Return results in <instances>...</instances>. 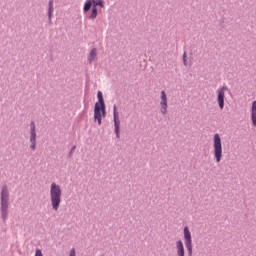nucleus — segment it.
<instances>
[{
    "mask_svg": "<svg viewBox=\"0 0 256 256\" xmlns=\"http://www.w3.org/2000/svg\"><path fill=\"white\" fill-rule=\"evenodd\" d=\"M9 199V187L7 186V184H4L0 192V216L3 223H6L7 219H9Z\"/></svg>",
    "mask_w": 256,
    "mask_h": 256,
    "instance_id": "nucleus-1",
    "label": "nucleus"
},
{
    "mask_svg": "<svg viewBox=\"0 0 256 256\" xmlns=\"http://www.w3.org/2000/svg\"><path fill=\"white\" fill-rule=\"evenodd\" d=\"M98 102L94 106V119L98 125H101L103 118L107 117V107L105 106V99L103 98V92L97 93Z\"/></svg>",
    "mask_w": 256,
    "mask_h": 256,
    "instance_id": "nucleus-2",
    "label": "nucleus"
},
{
    "mask_svg": "<svg viewBox=\"0 0 256 256\" xmlns=\"http://www.w3.org/2000/svg\"><path fill=\"white\" fill-rule=\"evenodd\" d=\"M50 201L54 211H59L61 205V186L53 182L50 187Z\"/></svg>",
    "mask_w": 256,
    "mask_h": 256,
    "instance_id": "nucleus-3",
    "label": "nucleus"
},
{
    "mask_svg": "<svg viewBox=\"0 0 256 256\" xmlns=\"http://www.w3.org/2000/svg\"><path fill=\"white\" fill-rule=\"evenodd\" d=\"M213 149L216 163H221V159H223V144L221 142V136L218 133L214 134Z\"/></svg>",
    "mask_w": 256,
    "mask_h": 256,
    "instance_id": "nucleus-4",
    "label": "nucleus"
},
{
    "mask_svg": "<svg viewBox=\"0 0 256 256\" xmlns=\"http://www.w3.org/2000/svg\"><path fill=\"white\" fill-rule=\"evenodd\" d=\"M184 245L187 249L188 256H193V238L189 227L185 226L183 229Z\"/></svg>",
    "mask_w": 256,
    "mask_h": 256,
    "instance_id": "nucleus-5",
    "label": "nucleus"
},
{
    "mask_svg": "<svg viewBox=\"0 0 256 256\" xmlns=\"http://www.w3.org/2000/svg\"><path fill=\"white\" fill-rule=\"evenodd\" d=\"M97 7H105V2H103V0H94L92 2L91 12L89 10L88 14H84L85 17H87V19H89L90 21H95V19H97V15H98Z\"/></svg>",
    "mask_w": 256,
    "mask_h": 256,
    "instance_id": "nucleus-6",
    "label": "nucleus"
},
{
    "mask_svg": "<svg viewBox=\"0 0 256 256\" xmlns=\"http://www.w3.org/2000/svg\"><path fill=\"white\" fill-rule=\"evenodd\" d=\"M113 121H114V133L117 139H121V120L119 119V112L117 111V105L113 106Z\"/></svg>",
    "mask_w": 256,
    "mask_h": 256,
    "instance_id": "nucleus-7",
    "label": "nucleus"
},
{
    "mask_svg": "<svg viewBox=\"0 0 256 256\" xmlns=\"http://www.w3.org/2000/svg\"><path fill=\"white\" fill-rule=\"evenodd\" d=\"M225 91H229V87L227 85L218 88L216 91L219 109L225 108Z\"/></svg>",
    "mask_w": 256,
    "mask_h": 256,
    "instance_id": "nucleus-8",
    "label": "nucleus"
},
{
    "mask_svg": "<svg viewBox=\"0 0 256 256\" xmlns=\"http://www.w3.org/2000/svg\"><path fill=\"white\" fill-rule=\"evenodd\" d=\"M30 149L35 151L37 149V131L35 129V122L31 121L30 123Z\"/></svg>",
    "mask_w": 256,
    "mask_h": 256,
    "instance_id": "nucleus-9",
    "label": "nucleus"
},
{
    "mask_svg": "<svg viewBox=\"0 0 256 256\" xmlns=\"http://www.w3.org/2000/svg\"><path fill=\"white\" fill-rule=\"evenodd\" d=\"M160 107L162 115H167V93H165V90L161 91Z\"/></svg>",
    "mask_w": 256,
    "mask_h": 256,
    "instance_id": "nucleus-10",
    "label": "nucleus"
},
{
    "mask_svg": "<svg viewBox=\"0 0 256 256\" xmlns=\"http://www.w3.org/2000/svg\"><path fill=\"white\" fill-rule=\"evenodd\" d=\"M176 254L177 256H185V246L181 240L176 241Z\"/></svg>",
    "mask_w": 256,
    "mask_h": 256,
    "instance_id": "nucleus-11",
    "label": "nucleus"
},
{
    "mask_svg": "<svg viewBox=\"0 0 256 256\" xmlns=\"http://www.w3.org/2000/svg\"><path fill=\"white\" fill-rule=\"evenodd\" d=\"M251 121L252 125L256 127V100L252 102V107H251Z\"/></svg>",
    "mask_w": 256,
    "mask_h": 256,
    "instance_id": "nucleus-12",
    "label": "nucleus"
},
{
    "mask_svg": "<svg viewBox=\"0 0 256 256\" xmlns=\"http://www.w3.org/2000/svg\"><path fill=\"white\" fill-rule=\"evenodd\" d=\"M95 0H86L83 7V13L84 15H89V11H91V7H93V2Z\"/></svg>",
    "mask_w": 256,
    "mask_h": 256,
    "instance_id": "nucleus-13",
    "label": "nucleus"
},
{
    "mask_svg": "<svg viewBox=\"0 0 256 256\" xmlns=\"http://www.w3.org/2000/svg\"><path fill=\"white\" fill-rule=\"evenodd\" d=\"M53 0H49L48 2V10H47V15H48V21L51 23V19H53Z\"/></svg>",
    "mask_w": 256,
    "mask_h": 256,
    "instance_id": "nucleus-14",
    "label": "nucleus"
},
{
    "mask_svg": "<svg viewBox=\"0 0 256 256\" xmlns=\"http://www.w3.org/2000/svg\"><path fill=\"white\" fill-rule=\"evenodd\" d=\"M95 57H97V48H93L90 51V54L88 56V63H93V61H95Z\"/></svg>",
    "mask_w": 256,
    "mask_h": 256,
    "instance_id": "nucleus-15",
    "label": "nucleus"
},
{
    "mask_svg": "<svg viewBox=\"0 0 256 256\" xmlns=\"http://www.w3.org/2000/svg\"><path fill=\"white\" fill-rule=\"evenodd\" d=\"M75 149H77V146H72L69 153H68V157H73V153L75 152Z\"/></svg>",
    "mask_w": 256,
    "mask_h": 256,
    "instance_id": "nucleus-16",
    "label": "nucleus"
},
{
    "mask_svg": "<svg viewBox=\"0 0 256 256\" xmlns=\"http://www.w3.org/2000/svg\"><path fill=\"white\" fill-rule=\"evenodd\" d=\"M183 63L185 65V67H187V52L183 53Z\"/></svg>",
    "mask_w": 256,
    "mask_h": 256,
    "instance_id": "nucleus-17",
    "label": "nucleus"
},
{
    "mask_svg": "<svg viewBox=\"0 0 256 256\" xmlns=\"http://www.w3.org/2000/svg\"><path fill=\"white\" fill-rule=\"evenodd\" d=\"M35 256H43V252H41V250L37 249L35 252Z\"/></svg>",
    "mask_w": 256,
    "mask_h": 256,
    "instance_id": "nucleus-18",
    "label": "nucleus"
},
{
    "mask_svg": "<svg viewBox=\"0 0 256 256\" xmlns=\"http://www.w3.org/2000/svg\"><path fill=\"white\" fill-rule=\"evenodd\" d=\"M69 256H77L76 253H75V248H72V249L70 250Z\"/></svg>",
    "mask_w": 256,
    "mask_h": 256,
    "instance_id": "nucleus-19",
    "label": "nucleus"
}]
</instances>
